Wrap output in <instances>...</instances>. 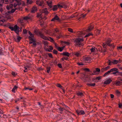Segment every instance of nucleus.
Returning <instances> with one entry per match:
<instances>
[{"label":"nucleus","instance_id":"1","mask_svg":"<svg viewBox=\"0 0 122 122\" xmlns=\"http://www.w3.org/2000/svg\"><path fill=\"white\" fill-rule=\"evenodd\" d=\"M84 41L83 38H76L74 40V42L75 43L76 46L78 45L80 46L82 45L81 42H83Z\"/></svg>","mask_w":122,"mask_h":122},{"label":"nucleus","instance_id":"2","mask_svg":"<svg viewBox=\"0 0 122 122\" xmlns=\"http://www.w3.org/2000/svg\"><path fill=\"white\" fill-rule=\"evenodd\" d=\"M33 16L32 15L30 16L29 14L27 16H25L23 17V19L25 20H32Z\"/></svg>","mask_w":122,"mask_h":122},{"label":"nucleus","instance_id":"3","mask_svg":"<svg viewBox=\"0 0 122 122\" xmlns=\"http://www.w3.org/2000/svg\"><path fill=\"white\" fill-rule=\"evenodd\" d=\"M76 112L77 113L78 115H84L85 114L84 111L83 110H76Z\"/></svg>","mask_w":122,"mask_h":122},{"label":"nucleus","instance_id":"4","mask_svg":"<svg viewBox=\"0 0 122 122\" xmlns=\"http://www.w3.org/2000/svg\"><path fill=\"white\" fill-rule=\"evenodd\" d=\"M55 20H58L59 21H61L60 18L57 15H55L53 18H52L51 20V21H54Z\"/></svg>","mask_w":122,"mask_h":122},{"label":"nucleus","instance_id":"5","mask_svg":"<svg viewBox=\"0 0 122 122\" xmlns=\"http://www.w3.org/2000/svg\"><path fill=\"white\" fill-rule=\"evenodd\" d=\"M94 28V26L92 25H91L89 26L88 27V29L86 30V31L87 32H90L93 30Z\"/></svg>","mask_w":122,"mask_h":122},{"label":"nucleus","instance_id":"6","mask_svg":"<svg viewBox=\"0 0 122 122\" xmlns=\"http://www.w3.org/2000/svg\"><path fill=\"white\" fill-rule=\"evenodd\" d=\"M112 80L110 78H108L104 82V84L108 85L112 81Z\"/></svg>","mask_w":122,"mask_h":122},{"label":"nucleus","instance_id":"7","mask_svg":"<svg viewBox=\"0 0 122 122\" xmlns=\"http://www.w3.org/2000/svg\"><path fill=\"white\" fill-rule=\"evenodd\" d=\"M61 55H62L64 56H66L67 57H69L71 54L69 53L68 52H63L62 53H61L60 54Z\"/></svg>","mask_w":122,"mask_h":122},{"label":"nucleus","instance_id":"8","mask_svg":"<svg viewBox=\"0 0 122 122\" xmlns=\"http://www.w3.org/2000/svg\"><path fill=\"white\" fill-rule=\"evenodd\" d=\"M29 39V40L30 41L29 42V43L30 44H32L33 42H36V41L35 40V39L32 37H31L29 36H28Z\"/></svg>","mask_w":122,"mask_h":122},{"label":"nucleus","instance_id":"9","mask_svg":"<svg viewBox=\"0 0 122 122\" xmlns=\"http://www.w3.org/2000/svg\"><path fill=\"white\" fill-rule=\"evenodd\" d=\"M40 34L41 37L46 40H49V38L45 36L42 33V34Z\"/></svg>","mask_w":122,"mask_h":122},{"label":"nucleus","instance_id":"10","mask_svg":"<svg viewBox=\"0 0 122 122\" xmlns=\"http://www.w3.org/2000/svg\"><path fill=\"white\" fill-rule=\"evenodd\" d=\"M21 39V37L20 36H17V40L16 38H14L13 39V40L16 42H19Z\"/></svg>","mask_w":122,"mask_h":122},{"label":"nucleus","instance_id":"11","mask_svg":"<svg viewBox=\"0 0 122 122\" xmlns=\"http://www.w3.org/2000/svg\"><path fill=\"white\" fill-rule=\"evenodd\" d=\"M16 25H15L14 27H13L10 26L9 27V28L10 29H11V31H14L16 30L17 29V28L16 27Z\"/></svg>","mask_w":122,"mask_h":122},{"label":"nucleus","instance_id":"12","mask_svg":"<svg viewBox=\"0 0 122 122\" xmlns=\"http://www.w3.org/2000/svg\"><path fill=\"white\" fill-rule=\"evenodd\" d=\"M34 32L36 35H39L40 36V34H42V33L40 31H38L36 30H34Z\"/></svg>","mask_w":122,"mask_h":122},{"label":"nucleus","instance_id":"13","mask_svg":"<svg viewBox=\"0 0 122 122\" xmlns=\"http://www.w3.org/2000/svg\"><path fill=\"white\" fill-rule=\"evenodd\" d=\"M63 3L62 2H59L58 3L57 5L58 7V8L59 9H61V8H63L62 6Z\"/></svg>","mask_w":122,"mask_h":122},{"label":"nucleus","instance_id":"14","mask_svg":"<svg viewBox=\"0 0 122 122\" xmlns=\"http://www.w3.org/2000/svg\"><path fill=\"white\" fill-rule=\"evenodd\" d=\"M42 13H45L46 14H48V12L47 10V8H46L43 9L41 11Z\"/></svg>","mask_w":122,"mask_h":122},{"label":"nucleus","instance_id":"15","mask_svg":"<svg viewBox=\"0 0 122 122\" xmlns=\"http://www.w3.org/2000/svg\"><path fill=\"white\" fill-rule=\"evenodd\" d=\"M58 9V7L57 5H53L52 8L51 10H53L54 11H56Z\"/></svg>","mask_w":122,"mask_h":122},{"label":"nucleus","instance_id":"16","mask_svg":"<svg viewBox=\"0 0 122 122\" xmlns=\"http://www.w3.org/2000/svg\"><path fill=\"white\" fill-rule=\"evenodd\" d=\"M46 3L48 5V6L49 7V9L51 8H52V2L51 1L50 2H49L48 1H46Z\"/></svg>","mask_w":122,"mask_h":122},{"label":"nucleus","instance_id":"17","mask_svg":"<svg viewBox=\"0 0 122 122\" xmlns=\"http://www.w3.org/2000/svg\"><path fill=\"white\" fill-rule=\"evenodd\" d=\"M37 10V7L35 6H34L32 8L31 12L32 13H35V11H36Z\"/></svg>","mask_w":122,"mask_h":122},{"label":"nucleus","instance_id":"18","mask_svg":"<svg viewBox=\"0 0 122 122\" xmlns=\"http://www.w3.org/2000/svg\"><path fill=\"white\" fill-rule=\"evenodd\" d=\"M65 47V46H63L62 47H57V49L58 51L61 52L63 50Z\"/></svg>","mask_w":122,"mask_h":122},{"label":"nucleus","instance_id":"19","mask_svg":"<svg viewBox=\"0 0 122 122\" xmlns=\"http://www.w3.org/2000/svg\"><path fill=\"white\" fill-rule=\"evenodd\" d=\"M16 27L17 28V29L15 31V32L18 35H19V32L20 31V30H19V27L17 25H16Z\"/></svg>","mask_w":122,"mask_h":122},{"label":"nucleus","instance_id":"20","mask_svg":"<svg viewBox=\"0 0 122 122\" xmlns=\"http://www.w3.org/2000/svg\"><path fill=\"white\" fill-rule=\"evenodd\" d=\"M83 59L85 61H88L90 60L91 57H90L87 56L84 57Z\"/></svg>","mask_w":122,"mask_h":122},{"label":"nucleus","instance_id":"21","mask_svg":"<svg viewBox=\"0 0 122 122\" xmlns=\"http://www.w3.org/2000/svg\"><path fill=\"white\" fill-rule=\"evenodd\" d=\"M108 46H109L111 47V49L110 50H113L115 47V46L114 45L113 43H112L111 44H108Z\"/></svg>","mask_w":122,"mask_h":122},{"label":"nucleus","instance_id":"22","mask_svg":"<svg viewBox=\"0 0 122 122\" xmlns=\"http://www.w3.org/2000/svg\"><path fill=\"white\" fill-rule=\"evenodd\" d=\"M118 62H119V61L115 60H112V63L113 64H117Z\"/></svg>","mask_w":122,"mask_h":122},{"label":"nucleus","instance_id":"23","mask_svg":"<svg viewBox=\"0 0 122 122\" xmlns=\"http://www.w3.org/2000/svg\"><path fill=\"white\" fill-rule=\"evenodd\" d=\"M76 95L78 96H84V94L83 93L81 92L78 91L76 93Z\"/></svg>","mask_w":122,"mask_h":122},{"label":"nucleus","instance_id":"24","mask_svg":"<svg viewBox=\"0 0 122 122\" xmlns=\"http://www.w3.org/2000/svg\"><path fill=\"white\" fill-rule=\"evenodd\" d=\"M116 83H115V84L116 86H120L122 84V82L120 81H117Z\"/></svg>","mask_w":122,"mask_h":122},{"label":"nucleus","instance_id":"25","mask_svg":"<svg viewBox=\"0 0 122 122\" xmlns=\"http://www.w3.org/2000/svg\"><path fill=\"white\" fill-rule=\"evenodd\" d=\"M112 40L110 39H108L107 40L106 43L107 44V45H108V44H109L111 42Z\"/></svg>","mask_w":122,"mask_h":122},{"label":"nucleus","instance_id":"26","mask_svg":"<svg viewBox=\"0 0 122 122\" xmlns=\"http://www.w3.org/2000/svg\"><path fill=\"white\" fill-rule=\"evenodd\" d=\"M118 23H121L122 21V16H120L117 19Z\"/></svg>","mask_w":122,"mask_h":122},{"label":"nucleus","instance_id":"27","mask_svg":"<svg viewBox=\"0 0 122 122\" xmlns=\"http://www.w3.org/2000/svg\"><path fill=\"white\" fill-rule=\"evenodd\" d=\"M118 69L116 68H113L111 69L110 71L111 72H114L115 71H117Z\"/></svg>","mask_w":122,"mask_h":122},{"label":"nucleus","instance_id":"28","mask_svg":"<svg viewBox=\"0 0 122 122\" xmlns=\"http://www.w3.org/2000/svg\"><path fill=\"white\" fill-rule=\"evenodd\" d=\"M18 87L16 86H15L13 88L12 90V92L15 93V90Z\"/></svg>","mask_w":122,"mask_h":122},{"label":"nucleus","instance_id":"29","mask_svg":"<svg viewBox=\"0 0 122 122\" xmlns=\"http://www.w3.org/2000/svg\"><path fill=\"white\" fill-rule=\"evenodd\" d=\"M49 38V40L50 41L54 43L55 42L54 41V40L51 37H49L48 38Z\"/></svg>","mask_w":122,"mask_h":122},{"label":"nucleus","instance_id":"30","mask_svg":"<svg viewBox=\"0 0 122 122\" xmlns=\"http://www.w3.org/2000/svg\"><path fill=\"white\" fill-rule=\"evenodd\" d=\"M96 71H93V73H95L97 72H100V69L98 68H96Z\"/></svg>","mask_w":122,"mask_h":122},{"label":"nucleus","instance_id":"31","mask_svg":"<svg viewBox=\"0 0 122 122\" xmlns=\"http://www.w3.org/2000/svg\"><path fill=\"white\" fill-rule=\"evenodd\" d=\"M111 72L110 71V70L108 71L106 73H105V74L103 75V76L104 77L106 76L107 75H108Z\"/></svg>","mask_w":122,"mask_h":122},{"label":"nucleus","instance_id":"32","mask_svg":"<svg viewBox=\"0 0 122 122\" xmlns=\"http://www.w3.org/2000/svg\"><path fill=\"white\" fill-rule=\"evenodd\" d=\"M42 13L41 14H40V13H37L36 17H37V18H39V17H40V18H42V17L41 16Z\"/></svg>","mask_w":122,"mask_h":122},{"label":"nucleus","instance_id":"33","mask_svg":"<svg viewBox=\"0 0 122 122\" xmlns=\"http://www.w3.org/2000/svg\"><path fill=\"white\" fill-rule=\"evenodd\" d=\"M42 42H43V43L44 45L46 46H48V42L47 41H43Z\"/></svg>","mask_w":122,"mask_h":122},{"label":"nucleus","instance_id":"34","mask_svg":"<svg viewBox=\"0 0 122 122\" xmlns=\"http://www.w3.org/2000/svg\"><path fill=\"white\" fill-rule=\"evenodd\" d=\"M87 85L88 86H94L96 85V84L95 83L87 84Z\"/></svg>","mask_w":122,"mask_h":122},{"label":"nucleus","instance_id":"35","mask_svg":"<svg viewBox=\"0 0 122 122\" xmlns=\"http://www.w3.org/2000/svg\"><path fill=\"white\" fill-rule=\"evenodd\" d=\"M86 14H85L84 15H83V14H81L80 16L81 17H79V18L78 19V20H79L81 18V17H82L83 18H84L86 16Z\"/></svg>","mask_w":122,"mask_h":122},{"label":"nucleus","instance_id":"36","mask_svg":"<svg viewBox=\"0 0 122 122\" xmlns=\"http://www.w3.org/2000/svg\"><path fill=\"white\" fill-rule=\"evenodd\" d=\"M56 86L57 87L60 88L61 89H62L63 88V87L60 84H57L56 85Z\"/></svg>","mask_w":122,"mask_h":122},{"label":"nucleus","instance_id":"37","mask_svg":"<svg viewBox=\"0 0 122 122\" xmlns=\"http://www.w3.org/2000/svg\"><path fill=\"white\" fill-rule=\"evenodd\" d=\"M23 20H24L23 18H20L18 19V20L19 22L21 23H23Z\"/></svg>","mask_w":122,"mask_h":122},{"label":"nucleus","instance_id":"38","mask_svg":"<svg viewBox=\"0 0 122 122\" xmlns=\"http://www.w3.org/2000/svg\"><path fill=\"white\" fill-rule=\"evenodd\" d=\"M100 30H96L95 31L96 32V34L97 35H99L100 33Z\"/></svg>","mask_w":122,"mask_h":122},{"label":"nucleus","instance_id":"39","mask_svg":"<svg viewBox=\"0 0 122 122\" xmlns=\"http://www.w3.org/2000/svg\"><path fill=\"white\" fill-rule=\"evenodd\" d=\"M62 6H63V8H64L65 9L67 8L68 7L66 5L64 4V3H63Z\"/></svg>","mask_w":122,"mask_h":122},{"label":"nucleus","instance_id":"40","mask_svg":"<svg viewBox=\"0 0 122 122\" xmlns=\"http://www.w3.org/2000/svg\"><path fill=\"white\" fill-rule=\"evenodd\" d=\"M107 63H108V65L111 66L112 65V61L110 60H109L107 62Z\"/></svg>","mask_w":122,"mask_h":122},{"label":"nucleus","instance_id":"41","mask_svg":"<svg viewBox=\"0 0 122 122\" xmlns=\"http://www.w3.org/2000/svg\"><path fill=\"white\" fill-rule=\"evenodd\" d=\"M28 33L30 36L31 37H34V35L31 33L30 31H29L28 32Z\"/></svg>","mask_w":122,"mask_h":122},{"label":"nucleus","instance_id":"42","mask_svg":"<svg viewBox=\"0 0 122 122\" xmlns=\"http://www.w3.org/2000/svg\"><path fill=\"white\" fill-rule=\"evenodd\" d=\"M118 72V69L117 70V71H115L113 72L112 73H111V74L115 75H116V74L117 73V74Z\"/></svg>","mask_w":122,"mask_h":122},{"label":"nucleus","instance_id":"43","mask_svg":"<svg viewBox=\"0 0 122 122\" xmlns=\"http://www.w3.org/2000/svg\"><path fill=\"white\" fill-rule=\"evenodd\" d=\"M95 50V47H94V48L92 47L90 49V51L91 52H94Z\"/></svg>","mask_w":122,"mask_h":122},{"label":"nucleus","instance_id":"44","mask_svg":"<svg viewBox=\"0 0 122 122\" xmlns=\"http://www.w3.org/2000/svg\"><path fill=\"white\" fill-rule=\"evenodd\" d=\"M50 69H51V67H47L46 68L47 72L48 73H49Z\"/></svg>","mask_w":122,"mask_h":122},{"label":"nucleus","instance_id":"45","mask_svg":"<svg viewBox=\"0 0 122 122\" xmlns=\"http://www.w3.org/2000/svg\"><path fill=\"white\" fill-rule=\"evenodd\" d=\"M27 3H29V4H31L33 2V1L32 0H27Z\"/></svg>","mask_w":122,"mask_h":122},{"label":"nucleus","instance_id":"46","mask_svg":"<svg viewBox=\"0 0 122 122\" xmlns=\"http://www.w3.org/2000/svg\"><path fill=\"white\" fill-rule=\"evenodd\" d=\"M74 54L77 57L79 56V53L77 52H74Z\"/></svg>","mask_w":122,"mask_h":122},{"label":"nucleus","instance_id":"47","mask_svg":"<svg viewBox=\"0 0 122 122\" xmlns=\"http://www.w3.org/2000/svg\"><path fill=\"white\" fill-rule=\"evenodd\" d=\"M53 53L56 55L58 53V52L55 49H54L53 51Z\"/></svg>","mask_w":122,"mask_h":122},{"label":"nucleus","instance_id":"48","mask_svg":"<svg viewBox=\"0 0 122 122\" xmlns=\"http://www.w3.org/2000/svg\"><path fill=\"white\" fill-rule=\"evenodd\" d=\"M48 54L49 56V57L51 58H53V57L52 54L50 53H48Z\"/></svg>","mask_w":122,"mask_h":122},{"label":"nucleus","instance_id":"49","mask_svg":"<svg viewBox=\"0 0 122 122\" xmlns=\"http://www.w3.org/2000/svg\"><path fill=\"white\" fill-rule=\"evenodd\" d=\"M101 79V76H100L97 77L96 78H95V79L97 80H99Z\"/></svg>","mask_w":122,"mask_h":122},{"label":"nucleus","instance_id":"50","mask_svg":"<svg viewBox=\"0 0 122 122\" xmlns=\"http://www.w3.org/2000/svg\"><path fill=\"white\" fill-rule=\"evenodd\" d=\"M83 70L86 72H89L90 69L88 68H85L83 69Z\"/></svg>","mask_w":122,"mask_h":122},{"label":"nucleus","instance_id":"51","mask_svg":"<svg viewBox=\"0 0 122 122\" xmlns=\"http://www.w3.org/2000/svg\"><path fill=\"white\" fill-rule=\"evenodd\" d=\"M91 35H93L92 34H91V33H89V34L86 35L84 37H88V36H90Z\"/></svg>","mask_w":122,"mask_h":122},{"label":"nucleus","instance_id":"52","mask_svg":"<svg viewBox=\"0 0 122 122\" xmlns=\"http://www.w3.org/2000/svg\"><path fill=\"white\" fill-rule=\"evenodd\" d=\"M121 75L122 76V72H119L118 71V72L117 74L116 75V76L117 75Z\"/></svg>","mask_w":122,"mask_h":122},{"label":"nucleus","instance_id":"53","mask_svg":"<svg viewBox=\"0 0 122 122\" xmlns=\"http://www.w3.org/2000/svg\"><path fill=\"white\" fill-rule=\"evenodd\" d=\"M68 30L69 31L71 32V33H73V30L71 28H68Z\"/></svg>","mask_w":122,"mask_h":122},{"label":"nucleus","instance_id":"54","mask_svg":"<svg viewBox=\"0 0 122 122\" xmlns=\"http://www.w3.org/2000/svg\"><path fill=\"white\" fill-rule=\"evenodd\" d=\"M77 64L79 66L82 65H84V64L82 63V62H77Z\"/></svg>","mask_w":122,"mask_h":122},{"label":"nucleus","instance_id":"55","mask_svg":"<svg viewBox=\"0 0 122 122\" xmlns=\"http://www.w3.org/2000/svg\"><path fill=\"white\" fill-rule=\"evenodd\" d=\"M63 42L64 43L67 44V45H69V44H70V43L69 42H66V41H64L63 42V41H62L61 42Z\"/></svg>","mask_w":122,"mask_h":122},{"label":"nucleus","instance_id":"56","mask_svg":"<svg viewBox=\"0 0 122 122\" xmlns=\"http://www.w3.org/2000/svg\"><path fill=\"white\" fill-rule=\"evenodd\" d=\"M107 43H103V48H106V47L107 46Z\"/></svg>","mask_w":122,"mask_h":122},{"label":"nucleus","instance_id":"57","mask_svg":"<svg viewBox=\"0 0 122 122\" xmlns=\"http://www.w3.org/2000/svg\"><path fill=\"white\" fill-rule=\"evenodd\" d=\"M27 30L26 29H23V33L24 34H26L27 33Z\"/></svg>","mask_w":122,"mask_h":122},{"label":"nucleus","instance_id":"58","mask_svg":"<svg viewBox=\"0 0 122 122\" xmlns=\"http://www.w3.org/2000/svg\"><path fill=\"white\" fill-rule=\"evenodd\" d=\"M40 4H39V6H41L42 5V4L44 3L43 1H42L40 2Z\"/></svg>","mask_w":122,"mask_h":122},{"label":"nucleus","instance_id":"59","mask_svg":"<svg viewBox=\"0 0 122 122\" xmlns=\"http://www.w3.org/2000/svg\"><path fill=\"white\" fill-rule=\"evenodd\" d=\"M58 66L60 68H62V66L61 64V63H59L58 64Z\"/></svg>","mask_w":122,"mask_h":122},{"label":"nucleus","instance_id":"60","mask_svg":"<svg viewBox=\"0 0 122 122\" xmlns=\"http://www.w3.org/2000/svg\"><path fill=\"white\" fill-rule=\"evenodd\" d=\"M61 37L63 38V36L61 34H59V36L57 37L58 39H59Z\"/></svg>","mask_w":122,"mask_h":122},{"label":"nucleus","instance_id":"61","mask_svg":"<svg viewBox=\"0 0 122 122\" xmlns=\"http://www.w3.org/2000/svg\"><path fill=\"white\" fill-rule=\"evenodd\" d=\"M32 43L33 46H33L34 47H35L36 46L37 44L36 43V42H33Z\"/></svg>","mask_w":122,"mask_h":122},{"label":"nucleus","instance_id":"62","mask_svg":"<svg viewBox=\"0 0 122 122\" xmlns=\"http://www.w3.org/2000/svg\"><path fill=\"white\" fill-rule=\"evenodd\" d=\"M110 66H108L107 67H104L105 69V71H106L108 69H109L110 68Z\"/></svg>","mask_w":122,"mask_h":122},{"label":"nucleus","instance_id":"63","mask_svg":"<svg viewBox=\"0 0 122 122\" xmlns=\"http://www.w3.org/2000/svg\"><path fill=\"white\" fill-rule=\"evenodd\" d=\"M117 49L118 50H121L122 49V46H119V47H117Z\"/></svg>","mask_w":122,"mask_h":122},{"label":"nucleus","instance_id":"64","mask_svg":"<svg viewBox=\"0 0 122 122\" xmlns=\"http://www.w3.org/2000/svg\"><path fill=\"white\" fill-rule=\"evenodd\" d=\"M119 107L120 108H121L122 107V104L121 103L118 104Z\"/></svg>","mask_w":122,"mask_h":122}]
</instances>
